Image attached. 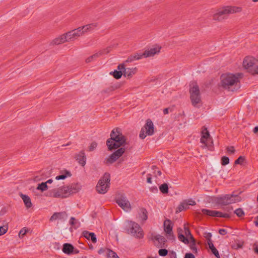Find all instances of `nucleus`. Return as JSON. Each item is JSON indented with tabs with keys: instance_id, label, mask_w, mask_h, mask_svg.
<instances>
[{
	"instance_id": "obj_63",
	"label": "nucleus",
	"mask_w": 258,
	"mask_h": 258,
	"mask_svg": "<svg viewBox=\"0 0 258 258\" xmlns=\"http://www.w3.org/2000/svg\"><path fill=\"white\" fill-rule=\"evenodd\" d=\"M232 209V208H229L227 210V211L228 212H230V211H231Z\"/></svg>"
},
{
	"instance_id": "obj_41",
	"label": "nucleus",
	"mask_w": 258,
	"mask_h": 258,
	"mask_svg": "<svg viewBox=\"0 0 258 258\" xmlns=\"http://www.w3.org/2000/svg\"><path fill=\"white\" fill-rule=\"evenodd\" d=\"M8 228L7 226H0V236L5 234L8 231Z\"/></svg>"
},
{
	"instance_id": "obj_13",
	"label": "nucleus",
	"mask_w": 258,
	"mask_h": 258,
	"mask_svg": "<svg viewBox=\"0 0 258 258\" xmlns=\"http://www.w3.org/2000/svg\"><path fill=\"white\" fill-rule=\"evenodd\" d=\"M125 152V148L121 147L105 159L106 164H111L120 157Z\"/></svg>"
},
{
	"instance_id": "obj_15",
	"label": "nucleus",
	"mask_w": 258,
	"mask_h": 258,
	"mask_svg": "<svg viewBox=\"0 0 258 258\" xmlns=\"http://www.w3.org/2000/svg\"><path fill=\"white\" fill-rule=\"evenodd\" d=\"M69 41H74L79 37L83 35L82 31L80 27L74 29L66 33Z\"/></svg>"
},
{
	"instance_id": "obj_10",
	"label": "nucleus",
	"mask_w": 258,
	"mask_h": 258,
	"mask_svg": "<svg viewBox=\"0 0 258 258\" xmlns=\"http://www.w3.org/2000/svg\"><path fill=\"white\" fill-rule=\"evenodd\" d=\"M154 133V124L150 119L147 120L144 126L142 128L139 136L140 138L144 139L147 136H152Z\"/></svg>"
},
{
	"instance_id": "obj_26",
	"label": "nucleus",
	"mask_w": 258,
	"mask_h": 258,
	"mask_svg": "<svg viewBox=\"0 0 258 258\" xmlns=\"http://www.w3.org/2000/svg\"><path fill=\"white\" fill-rule=\"evenodd\" d=\"M83 235L86 238L90 239L93 243H95L97 242L96 235L94 233L85 231L83 232Z\"/></svg>"
},
{
	"instance_id": "obj_34",
	"label": "nucleus",
	"mask_w": 258,
	"mask_h": 258,
	"mask_svg": "<svg viewBox=\"0 0 258 258\" xmlns=\"http://www.w3.org/2000/svg\"><path fill=\"white\" fill-rule=\"evenodd\" d=\"M159 189L163 194L168 193V186L167 183H163L159 186Z\"/></svg>"
},
{
	"instance_id": "obj_48",
	"label": "nucleus",
	"mask_w": 258,
	"mask_h": 258,
	"mask_svg": "<svg viewBox=\"0 0 258 258\" xmlns=\"http://www.w3.org/2000/svg\"><path fill=\"white\" fill-rule=\"evenodd\" d=\"M69 187H72V190L73 192H71V194L75 193L76 192H78L79 190V187H77V185H72L71 186H69Z\"/></svg>"
},
{
	"instance_id": "obj_16",
	"label": "nucleus",
	"mask_w": 258,
	"mask_h": 258,
	"mask_svg": "<svg viewBox=\"0 0 258 258\" xmlns=\"http://www.w3.org/2000/svg\"><path fill=\"white\" fill-rule=\"evenodd\" d=\"M196 204V202L192 199L184 200L178 205L176 212H180L186 210L189 208V206H194Z\"/></svg>"
},
{
	"instance_id": "obj_49",
	"label": "nucleus",
	"mask_w": 258,
	"mask_h": 258,
	"mask_svg": "<svg viewBox=\"0 0 258 258\" xmlns=\"http://www.w3.org/2000/svg\"><path fill=\"white\" fill-rule=\"evenodd\" d=\"M184 230L185 234L186 236H188V235H191L190 230H189V228L186 226L185 224L184 225Z\"/></svg>"
},
{
	"instance_id": "obj_64",
	"label": "nucleus",
	"mask_w": 258,
	"mask_h": 258,
	"mask_svg": "<svg viewBox=\"0 0 258 258\" xmlns=\"http://www.w3.org/2000/svg\"><path fill=\"white\" fill-rule=\"evenodd\" d=\"M254 224L256 226H258V221H254Z\"/></svg>"
},
{
	"instance_id": "obj_47",
	"label": "nucleus",
	"mask_w": 258,
	"mask_h": 258,
	"mask_svg": "<svg viewBox=\"0 0 258 258\" xmlns=\"http://www.w3.org/2000/svg\"><path fill=\"white\" fill-rule=\"evenodd\" d=\"M97 147V143L96 142H93L91 143L89 148V151H93Z\"/></svg>"
},
{
	"instance_id": "obj_2",
	"label": "nucleus",
	"mask_w": 258,
	"mask_h": 258,
	"mask_svg": "<svg viewBox=\"0 0 258 258\" xmlns=\"http://www.w3.org/2000/svg\"><path fill=\"white\" fill-rule=\"evenodd\" d=\"M241 74H223L221 77V82L222 87L231 91L238 90L240 88L239 77Z\"/></svg>"
},
{
	"instance_id": "obj_57",
	"label": "nucleus",
	"mask_w": 258,
	"mask_h": 258,
	"mask_svg": "<svg viewBox=\"0 0 258 258\" xmlns=\"http://www.w3.org/2000/svg\"><path fill=\"white\" fill-rule=\"evenodd\" d=\"M170 257H171V258H176V254L175 252L172 251L171 253Z\"/></svg>"
},
{
	"instance_id": "obj_43",
	"label": "nucleus",
	"mask_w": 258,
	"mask_h": 258,
	"mask_svg": "<svg viewBox=\"0 0 258 258\" xmlns=\"http://www.w3.org/2000/svg\"><path fill=\"white\" fill-rule=\"evenodd\" d=\"M244 160V158L242 156H240L235 161V164H242Z\"/></svg>"
},
{
	"instance_id": "obj_54",
	"label": "nucleus",
	"mask_w": 258,
	"mask_h": 258,
	"mask_svg": "<svg viewBox=\"0 0 258 258\" xmlns=\"http://www.w3.org/2000/svg\"><path fill=\"white\" fill-rule=\"evenodd\" d=\"M169 111H171L172 109L170 108H166L163 110V113L164 114H167L169 113Z\"/></svg>"
},
{
	"instance_id": "obj_42",
	"label": "nucleus",
	"mask_w": 258,
	"mask_h": 258,
	"mask_svg": "<svg viewBox=\"0 0 258 258\" xmlns=\"http://www.w3.org/2000/svg\"><path fill=\"white\" fill-rule=\"evenodd\" d=\"M158 252L160 256H165L167 255L168 250L166 249H160L159 250Z\"/></svg>"
},
{
	"instance_id": "obj_18",
	"label": "nucleus",
	"mask_w": 258,
	"mask_h": 258,
	"mask_svg": "<svg viewBox=\"0 0 258 258\" xmlns=\"http://www.w3.org/2000/svg\"><path fill=\"white\" fill-rule=\"evenodd\" d=\"M151 238L154 241H156L158 242V244H156V246L158 247H162V245L164 244L166 242V239L164 236L159 234H152Z\"/></svg>"
},
{
	"instance_id": "obj_35",
	"label": "nucleus",
	"mask_w": 258,
	"mask_h": 258,
	"mask_svg": "<svg viewBox=\"0 0 258 258\" xmlns=\"http://www.w3.org/2000/svg\"><path fill=\"white\" fill-rule=\"evenodd\" d=\"M215 217H222L229 218L230 217V215L229 213H223L221 212L216 211Z\"/></svg>"
},
{
	"instance_id": "obj_25",
	"label": "nucleus",
	"mask_w": 258,
	"mask_h": 258,
	"mask_svg": "<svg viewBox=\"0 0 258 258\" xmlns=\"http://www.w3.org/2000/svg\"><path fill=\"white\" fill-rule=\"evenodd\" d=\"M74 246L70 243H64L63 245L62 251L66 254H71L73 253Z\"/></svg>"
},
{
	"instance_id": "obj_39",
	"label": "nucleus",
	"mask_w": 258,
	"mask_h": 258,
	"mask_svg": "<svg viewBox=\"0 0 258 258\" xmlns=\"http://www.w3.org/2000/svg\"><path fill=\"white\" fill-rule=\"evenodd\" d=\"M229 159L227 156H223L221 158V164L223 166H225L229 164Z\"/></svg>"
},
{
	"instance_id": "obj_36",
	"label": "nucleus",
	"mask_w": 258,
	"mask_h": 258,
	"mask_svg": "<svg viewBox=\"0 0 258 258\" xmlns=\"http://www.w3.org/2000/svg\"><path fill=\"white\" fill-rule=\"evenodd\" d=\"M71 174L69 171H66L65 174H62L60 175H58L55 177L56 180H61V179H64L66 178L68 176H71Z\"/></svg>"
},
{
	"instance_id": "obj_22",
	"label": "nucleus",
	"mask_w": 258,
	"mask_h": 258,
	"mask_svg": "<svg viewBox=\"0 0 258 258\" xmlns=\"http://www.w3.org/2000/svg\"><path fill=\"white\" fill-rule=\"evenodd\" d=\"M144 57L143 53L136 52L129 56L126 60V62H131L135 60H139Z\"/></svg>"
},
{
	"instance_id": "obj_56",
	"label": "nucleus",
	"mask_w": 258,
	"mask_h": 258,
	"mask_svg": "<svg viewBox=\"0 0 258 258\" xmlns=\"http://www.w3.org/2000/svg\"><path fill=\"white\" fill-rule=\"evenodd\" d=\"M254 251L258 254V244H255L253 248Z\"/></svg>"
},
{
	"instance_id": "obj_24",
	"label": "nucleus",
	"mask_w": 258,
	"mask_h": 258,
	"mask_svg": "<svg viewBox=\"0 0 258 258\" xmlns=\"http://www.w3.org/2000/svg\"><path fill=\"white\" fill-rule=\"evenodd\" d=\"M138 218L143 222L147 220L148 219V212L146 209L143 208L140 209Z\"/></svg>"
},
{
	"instance_id": "obj_60",
	"label": "nucleus",
	"mask_w": 258,
	"mask_h": 258,
	"mask_svg": "<svg viewBox=\"0 0 258 258\" xmlns=\"http://www.w3.org/2000/svg\"><path fill=\"white\" fill-rule=\"evenodd\" d=\"M79 252V250L77 249H75L74 248L73 249V253H75V254H76V253H78Z\"/></svg>"
},
{
	"instance_id": "obj_58",
	"label": "nucleus",
	"mask_w": 258,
	"mask_h": 258,
	"mask_svg": "<svg viewBox=\"0 0 258 258\" xmlns=\"http://www.w3.org/2000/svg\"><path fill=\"white\" fill-rule=\"evenodd\" d=\"M151 190L152 192H157L158 191V189H157V187H153L151 188Z\"/></svg>"
},
{
	"instance_id": "obj_27",
	"label": "nucleus",
	"mask_w": 258,
	"mask_h": 258,
	"mask_svg": "<svg viewBox=\"0 0 258 258\" xmlns=\"http://www.w3.org/2000/svg\"><path fill=\"white\" fill-rule=\"evenodd\" d=\"M164 231L167 234H171L172 232V226L171 221L169 220H166L164 222Z\"/></svg>"
},
{
	"instance_id": "obj_59",
	"label": "nucleus",
	"mask_w": 258,
	"mask_h": 258,
	"mask_svg": "<svg viewBox=\"0 0 258 258\" xmlns=\"http://www.w3.org/2000/svg\"><path fill=\"white\" fill-rule=\"evenodd\" d=\"M253 132L254 133H258V126H255L254 128H253Z\"/></svg>"
},
{
	"instance_id": "obj_5",
	"label": "nucleus",
	"mask_w": 258,
	"mask_h": 258,
	"mask_svg": "<svg viewBox=\"0 0 258 258\" xmlns=\"http://www.w3.org/2000/svg\"><path fill=\"white\" fill-rule=\"evenodd\" d=\"M110 181V174L105 173L103 176L98 181L96 186L97 192L101 194H104L107 192L109 188Z\"/></svg>"
},
{
	"instance_id": "obj_12",
	"label": "nucleus",
	"mask_w": 258,
	"mask_h": 258,
	"mask_svg": "<svg viewBox=\"0 0 258 258\" xmlns=\"http://www.w3.org/2000/svg\"><path fill=\"white\" fill-rule=\"evenodd\" d=\"M116 202L118 206L125 212L131 211L132 207L130 202L124 195L118 196L116 199Z\"/></svg>"
},
{
	"instance_id": "obj_8",
	"label": "nucleus",
	"mask_w": 258,
	"mask_h": 258,
	"mask_svg": "<svg viewBox=\"0 0 258 258\" xmlns=\"http://www.w3.org/2000/svg\"><path fill=\"white\" fill-rule=\"evenodd\" d=\"M241 201V198L235 195H225L215 198V202L220 205H227Z\"/></svg>"
},
{
	"instance_id": "obj_61",
	"label": "nucleus",
	"mask_w": 258,
	"mask_h": 258,
	"mask_svg": "<svg viewBox=\"0 0 258 258\" xmlns=\"http://www.w3.org/2000/svg\"><path fill=\"white\" fill-rule=\"evenodd\" d=\"M53 182V180L51 179H48L46 182L47 183H51Z\"/></svg>"
},
{
	"instance_id": "obj_37",
	"label": "nucleus",
	"mask_w": 258,
	"mask_h": 258,
	"mask_svg": "<svg viewBox=\"0 0 258 258\" xmlns=\"http://www.w3.org/2000/svg\"><path fill=\"white\" fill-rule=\"evenodd\" d=\"M234 214H235L238 217H242L244 216L245 213L243 210L241 208H238L236 209L234 212Z\"/></svg>"
},
{
	"instance_id": "obj_62",
	"label": "nucleus",
	"mask_w": 258,
	"mask_h": 258,
	"mask_svg": "<svg viewBox=\"0 0 258 258\" xmlns=\"http://www.w3.org/2000/svg\"><path fill=\"white\" fill-rule=\"evenodd\" d=\"M157 174L159 176H160L162 174L161 171L160 170L158 171Z\"/></svg>"
},
{
	"instance_id": "obj_40",
	"label": "nucleus",
	"mask_w": 258,
	"mask_h": 258,
	"mask_svg": "<svg viewBox=\"0 0 258 258\" xmlns=\"http://www.w3.org/2000/svg\"><path fill=\"white\" fill-rule=\"evenodd\" d=\"M204 236L207 240L208 244L210 242H212V240H211L212 234L211 233H210V232H205L204 234Z\"/></svg>"
},
{
	"instance_id": "obj_53",
	"label": "nucleus",
	"mask_w": 258,
	"mask_h": 258,
	"mask_svg": "<svg viewBox=\"0 0 258 258\" xmlns=\"http://www.w3.org/2000/svg\"><path fill=\"white\" fill-rule=\"evenodd\" d=\"M219 233L221 235H225L227 233V231L224 229H220L219 230Z\"/></svg>"
},
{
	"instance_id": "obj_29",
	"label": "nucleus",
	"mask_w": 258,
	"mask_h": 258,
	"mask_svg": "<svg viewBox=\"0 0 258 258\" xmlns=\"http://www.w3.org/2000/svg\"><path fill=\"white\" fill-rule=\"evenodd\" d=\"M67 216L65 212L54 213L50 218V221L56 220L58 219H62L64 216Z\"/></svg>"
},
{
	"instance_id": "obj_21",
	"label": "nucleus",
	"mask_w": 258,
	"mask_h": 258,
	"mask_svg": "<svg viewBox=\"0 0 258 258\" xmlns=\"http://www.w3.org/2000/svg\"><path fill=\"white\" fill-rule=\"evenodd\" d=\"M66 42H69L66 33L55 38L52 41L51 44L53 45H59Z\"/></svg>"
},
{
	"instance_id": "obj_14",
	"label": "nucleus",
	"mask_w": 258,
	"mask_h": 258,
	"mask_svg": "<svg viewBox=\"0 0 258 258\" xmlns=\"http://www.w3.org/2000/svg\"><path fill=\"white\" fill-rule=\"evenodd\" d=\"M117 69L118 70H123V75L128 78H132L138 72L137 68H125L124 63L119 64Z\"/></svg>"
},
{
	"instance_id": "obj_31",
	"label": "nucleus",
	"mask_w": 258,
	"mask_h": 258,
	"mask_svg": "<svg viewBox=\"0 0 258 258\" xmlns=\"http://www.w3.org/2000/svg\"><path fill=\"white\" fill-rule=\"evenodd\" d=\"M208 244L209 245V248L211 250L212 253L215 255V256L217 258H220L219 252L218 250L214 247L212 242H210Z\"/></svg>"
},
{
	"instance_id": "obj_20",
	"label": "nucleus",
	"mask_w": 258,
	"mask_h": 258,
	"mask_svg": "<svg viewBox=\"0 0 258 258\" xmlns=\"http://www.w3.org/2000/svg\"><path fill=\"white\" fill-rule=\"evenodd\" d=\"M98 26L97 23H92L88 25L80 27L81 31H82L83 35L85 33L90 32L95 29Z\"/></svg>"
},
{
	"instance_id": "obj_32",
	"label": "nucleus",
	"mask_w": 258,
	"mask_h": 258,
	"mask_svg": "<svg viewBox=\"0 0 258 258\" xmlns=\"http://www.w3.org/2000/svg\"><path fill=\"white\" fill-rule=\"evenodd\" d=\"M110 75H112L113 77L116 79H120L122 75H123V70H118V71L115 70L113 72H111L110 73Z\"/></svg>"
},
{
	"instance_id": "obj_38",
	"label": "nucleus",
	"mask_w": 258,
	"mask_h": 258,
	"mask_svg": "<svg viewBox=\"0 0 258 258\" xmlns=\"http://www.w3.org/2000/svg\"><path fill=\"white\" fill-rule=\"evenodd\" d=\"M48 188V186L47 185V182H42L40 184H39L37 189L38 190H41V191H45L47 190Z\"/></svg>"
},
{
	"instance_id": "obj_23",
	"label": "nucleus",
	"mask_w": 258,
	"mask_h": 258,
	"mask_svg": "<svg viewBox=\"0 0 258 258\" xmlns=\"http://www.w3.org/2000/svg\"><path fill=\"white\" fill-rule=\"evenodd\" d=\"M76 159L80 165L82 166H85L86 162V158L84 151H81L77 155Z\"/></svg>"
},
{
	"instance_id": "obj_17",
	"label": "nucleus",
	"mask_w": 258,
	"mask_h": 258,
	"mask_svg": "<svg viewBox=\"0 0 258 258\" xmlns=\"http://www.w3.org/2000/svg\"><path fill=\"white\" fill-rule=\"evenodd\" d=\"M161 47L159 46H155L150 49L146 50L143 52L144 57H151L158 53L161 50Z\"/></svg>"
},
{
	"instance_id": "obj_44",
	"label": "nucleus",
	"mask_w": 258,
	"mask_h": 258,
	"mask_svg": "<svg viewBox=\"0 0 258 258\" xmlns=\"http://www.w3.org/2000/svg\"><path fill=\"white\" fill-rule=\"evenodd\" d=\"M227 152L228 154H233L235 153V149L233 146H229L226 148Z\"/></svg>"
},
{
	"instance_id": "obj_11",
	"label": "nucleus",
	"mask_w": 258,
	"mask_h": 258,
	"mask_svg": "<svg viewBox=\"0 0 258 258\" xmlns=\"http://www.w3.org/2000/svg\"><path fill=\"white\" fill-rule=\"evenodd\" d=\"M200 142L203 145L202 148H210L213 145V141L206 127H204L201 131Z\"/></svg>"
},
{
	"instance_id": "obj_3",
	"label": "nucleus",
	"mask_w": 258,
	"mask_h": 258,
	"mask_svg": "<svg viewBox=\"0 0 258 258\" xmlns=\"http://www.w3.org/2000/svg\"><path fill=\"white\" fill-rule=\"evenodd\" d=\"M240 7L226 6L220 9L217 13L213 15V19L217 21H221L224 19L225 16L228 14H234L241 12Z\"/></svg>"
},
{
	"instance_id": "obj_45",
	"label": "nucleus",
	"mask_w": 258,
	"mask_h": 258,
	"mask_svg": "<svg viewBox=\"0 0 258 258\" xmlns=\"http://www.w3.org/2000/svg\"><path fill=\"white\" fill-rule=\"evenodd\" d=\"M108 255L109 258H119L118 255L112 250L109 251Z\"/></svg>"
},
{
	"instance_id": "obj_46",
	"label": "nucleus",
	"mask_w": 258,
	"mask_h": 258,
	"mask_svg": "<svg viewBox=\"0 0 258 258\" xmlns=\"http://www.w3.org/2000/svg\"><path fill=\"white\" fill-rule=\"evenodd\" d=\"M27 232V230L25 228H22L19 233V236L20 238H22L24 235L26 234Z\"/></svg>"
},
{
	"instance_id": "obj_1",
	"label": "nucleus",
	"mask_w": 258,
	"mask_h": 258,
	"mask_svg": "<svg viewBox=\"0 0 258 258\" xmlns=\"http://www.w3.org/2000/svg\"><path fill=\"white\" fill-rule=\"evenodd\" d=\"M125 144L126 138L120 133L119 128L113 129L110 134V138L106 141V145L110 151L119 148Z\"/></svg>"
},
{
	"instance_id": "obj_6",
	"label": "nucleus",
	"mask_w": 258,
	"mask_h": 258,
	"mask_svg": "<svg viewBox=\"0 0 258 258\" xmlns=\"http://www.w3.org/2000/svg\"><path fill=\"white\" fill-rule=\"evenodd\" d=\"M243 67L252 74H258V61L253 57L247 56L243 61Z\"/></svg>"
},
{
	"instance_id": "obj_28",
	"label": "nucleus",
	"mask_w": 258,
	"mask_h": 258,
	"mask_svg": "<svg viewBox=\"0 0 258 258\" xmlns=\"http://www.w3.org/2000/svg\"><path fill=\"white\" fill-rule=\"evenodd\" d=\"M20 196L21 198H22V199L23 200L25 206L27 208H31L32 207V203H31V199L29 198V197L26 195H24L23 194H21L20 195Z\"/></svg>"
},
{
	"instance_id": "obj_52",
	"label": "nucleus",
	"mask_w": 258,
	"mask_h": 258,
	"mask_svg": "<svg viewBox=\"0 0 258 258\" xmlns=\"http://www.w3.org/2000/svg\"><path fill=\"white\" fill-rule=\"evenodd\" d=\"M184 258H195V256L191 253H187L185 254Z\"/></svg>"
},
{
	"instance_id": "obj_19",
	"label": "nucleus",
	"mask_w": 258,
	"mask_h": 258,
	"mask_svg": "<svg viewBox=\"0 0 258 258\" xmlns=\"http://www.w3.org/2000/svg\"><path fill=\"white\" fill-rule=\"evenodd\" d=\"M110 50V47L107 48L106 49H105L104 50H101V51H100L98 52H97V53L94 54L93 55L88 57L87 58H86L85 61L86 63H89V62L92 61L93 59L97 58L103 54L109 53Z\"/></svg>"
},
{
	"instance_id": "obj_4",
	"label": "nucleus",
	"mask_w": 258,
	"mask_h": 258,
	"mask_svg": "<svg viewBox=\"0 0 258 258\" xmlns=\"http://www.w3.org/2000/svg\"><path fill=\"white\" fill-rule=\"evenodd\" d=\"M190 86V99L192 104L195 107H199L201 106V98L199 86L196 83L191 84Z\"/></svg>"
},
{
	"instance_id": "obj_55",
	"label": "nucleus",
	"mask_w": 258,
	"mask_h": 258,
	"mask_svg": "<svg viewBox=\"0 0 258 258\" xmlns=\"http://www.w3.org/2000/svg\"><path fill=\"white\" fill-rule=\"evenodd\" d=\"M147 181L148 183H152V178L151 177V175L148 174L147 175Z\"/></svg>"
},
{
	"instance_id": "obj_9",
	"label": "nucleus",
	"mask_w": 258,
	"mask_h": 258,
	"mask_svg": "<svg viewBox=\"0 0 258 258\" xmlns=\"http://www.w3.org/2000/svg\"><path fill=\"white\" fill-rule=\"evenodd\" d=\"M72 187L61 186L58 188H54L51 191V196L54 198H66L73 192Z\"/></svg>"
},
{
	"instance_id": "obj_51",
	"label": "nucleus",
	"mask_w": 258,
	"mask_h": 258,
	"mask_svg": "<svg viewBox=\"0 0 258 258\" xmlns=\"http://www.w3.org/2000/svg\"><path fill=\"white\" fill-rule=\"evenodd\" d=\"M190 249L193 251H195L196 252H197V248L196 247V244L195 243V242H194L193 243H192L191 245H190Z\"/></svg>"
},
{
	"instance_id": "obj_30",
	"label": "nucleus",
	"mask_w": 258,
	"mask_h": 258,
	"mask_svg": "<svg viewBox=\"0 0 258 258\" xmlns=\"http://www.w3.org/2000/svg\"><path fill=\"white\" fill-rule=\"evenodd\" d=\"M182 229H178V238L179 240L183 242L185 244L188 243V239L186 237L184 236V235L182 233Z\"/></svg>"
},
{
	"instance_id": "obj_33",
	"label": "nucleus",
	"mask_w": 258,
	"mask_h": 258,
	"mask_svg": "<svg viewBox=\"0 0 258 258\" xmlns=\"http://www.w3.org/2000/svg\"><path fill=\"white\" fill-rule=\"evenodd\" d=\"M202 213L203 214L212 216L215 217L216 214V211L215 210H210L208 209H203L202 210Z\"/></svg>"
},
{
	"instance_id": "obj_50",
	"label": "nucleus",
	"mask_w": 258,
	"mask_h": 258,
	"mask_svg": "<svg viewBox=\"0 0 258 258\" xmlns=\"http://www.w3.org/2000/svg\"><path fill=\"white\" fill-rule=\"evenodd\" d=\"M70 224L72 226L75 225L77 223V221L74 217H71L70 220Z\"/></svg>"
},
{
	"instance_id": "obj_7",
	"label": "nucleus",
	"mask_w": 258,
	"mask_h": 258,
	"mask_svg": "<svg viewBox=\"0 0 258 258\" xmlns=\"http://www.w3.org/2000/svg\"><path fill=\"white\" fill-rule=\"evenodd\" d=\"M126 230L128 234L136 237L138 238H142L144 236V233L140 225L132 221H127L126 225Z\"/></svg>"
}]
</instances>
